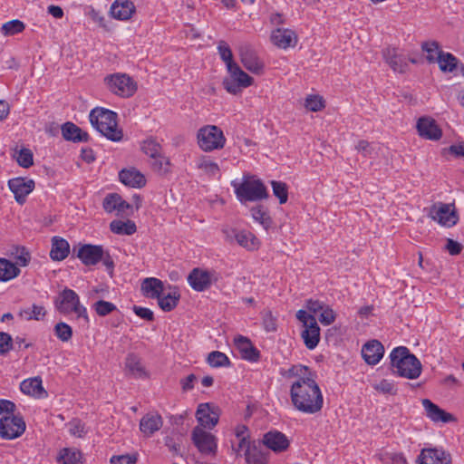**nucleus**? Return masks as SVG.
Wrapping results in <instances>:
<instances>
[{"instance_id":"nucleus-1","label":"nucleus","mask_w":464,"mask_h":464,"mask_svg":"<svg viewBox=\"0 0 464 464\" xmlns=\"http://www.w3.org/2000/svg\"><path fill=\"white\" fill-rule=\"evenodd\" d=\"M306 366H293L289 369V375H297L299 378L294 382L290 389L291 401L294 407L304 413L314 414L319 412L324 405V397L320 387L311 376H301L307 372Z\"/></svg>"},{"instance_id":"nucleus-2","label":"nucleus","mask_w":464,"mask_h":464,"mask_svg":"<svg viewBox=\"0 0 464 464\" xmlns=\"http://www.w3.org/2000/svg\"><path fill=\"white\" fill-rule=\"evenodd\" d=\"M393 372L407 379H417L422 370L420 361L404 346L394 348L390 353Z\"/></svg>"},{"instance_id":"nucleus-3","label":"nucleus","mask_w":464,"mask_h":464,"mask_svg":"<svg viewBox=\"0 0 464 464\" xmlns=\"http://www.w3.org/2000/svg\"><path fill=\"white\" fill-rule=\"evenodd\" d=\"M117 117L116 112L100 107L92 109L89 115L92 125L112 141H120L123 136L122 130L118 128Z\"/></svg>"},{"instance_id":"nucleus-4","label":"nucleus","mask_w":464,"mask_h":464,"mask_svg":"<svg viewBox=\"0 0 464 464\" xmlns=\"http://www.w3.org/2000/svg\"><path fill=\"white\" fill-rule=\"evenodd\" d=\"M76 256L85 266H95L102 261L109 274L113 273L115 266L113 258L101 245L84 244L79 247Z\"/></svg>"},{"instance_id":"nucleus-5","label":"nucleus","mask_w":464,"mask_h":464,"mask_svg":"<svg viewBox=\"0 0 464 464\" xmlns=\"http://www.w3.org/2000/svg\"><path fill=\"white\" fill-rule=\"evenodd\" d=\"M54 305L61 314H69L75 313L78 318H82L85 323L89 322L87 309L81 304L79 295L72 289L66 287L60 292L54 300Z\"/></svg>"},{"instance_id":"nucleus-6","label":"nucleus","mask_w":464,"mask_h":464,"mask_svg":"<svg viewBox=\"0 0 464 464\" xmlns=\"http://www.w3.org/2000/svg\"><path fill=\"white\" fill-rule=\"evenodd\" d=\"M198 147L206 152L224 148L227 139L223 130L216 125H205L197 133Z\"/></svg>"},{"instance_id":"nucleus-7","label":"nucleus","mask_w":464,"mask_h":464,"mask_svg":"<svg viewBox=\"0 0 464 464\" xmlns=\"http://www.w3.org/2000/svg\"><path fill=\"white\" fill-rule=\"evenodd\" d=\"M232 186L240 202L257 201L268 197L266 188L260 179H245L240 184L233 181Z\"/></svg>"},{"instance_id":"nucleus-8","label":"nucleus","mask_w":464,"mask_h":464,"mask_svg":"<svg viewBox=\"0 0 464 464\" xmlns=\"http://www.w3.org/2000/svg\"><path fill=\"white\" fill-rule=\"evenodd\" d=\"M227 69L230 74V78L224 79L223 86L227 92L237 94L242 89L253 84L254 79L245 72L237 63Z\"/></svg>"},{"instance_id":"nucleus-9","label":"nucleus","mask_w":464,"mask_h":464,"mask_svg":"<svg viewBox=\"0 0 464 464\" xmlns=\"http://www.w3.org/2000/svg\"><path fill=\"white\" fill-rule=\"evenodd\" d=\"M108 89L116 95L128 98L136 92V83L134 81L124 73H116L109 75L105 78Z\"/></svg>"},{"instance_id":"nucleus-10","label":"nucleus","mask_w":464,"mask_h":464,"mask_svg":"<svg viewBox=\"0 0 464 464\" xmlns=\"http://www.w3.org/2000/svg\"><path fill=\"white\" fill-rule=\"evenodd\" d=\"M25 422L20 415L14 412L4 415L0 419V437L5 440H14L20 437L25 430Z\"/></svg>"},{"instance_id":"nucleus-11","label":"nucleus","mask_w":464,"mask_h":464,"mask_svg":"<svg viewBox=\"0 0 464 464\" xmlns=\"http://www.w3.org/2000/svg\"><path fill=\"white\" fill-rule=\"evenodd\" d=\"M193 444L203 455L215 456L218 450L217 438L203 428L196 426L191 433Z\"/></svg>"},{"instance_id":"nucleus-12","label":"nucleus","mask_w":464,"mask_h":464,"mask_svg":"<svg viewBox=\"0 0 464 464\" xmlns=\"http://www.w3.org/2000/svg\"><path fill=\"white\" fill-rule=\"evenodd\" d=\"M35 183L31 179L23 177L14 178L8 180V188L14 193L15 201L23 205L26 197L34 190Z\"/></svg>"},{"instance_id":"nucleus-13","label":"nucleus","mask_w":464,"mask_h":464,"mask_svg":"<svg viewBox=\"0 0 464 464\" xmlns=\"http://www.w3.org/2000/svg\"><path fill=\"white\" fill-rule=\"evenodd\" d=\"M240 61L243 66L254 74L260 75L264 72V63L256 53L249 45H242L239 48Z\"/></svg>"},{"instance_id":"nucleus-14","label":"nucleus","mask_w":464,"mask_h":464,"mask_svg":"<svg viewBox=\"0 0 464 464\" xmlns=\"http://www.w3.org/2000/svg\"><path fill=\"white\" fill-rule=\"evenodd\" d=\"M213 281H217L215 272L194 268L188 276V282L192 289L203 292L210 287Z\"/></svg>"},{"instance_id":"nucleus-15","label":"nucleus","mask_w":464,"mask_h":464,"mask_svg":"<svg viewBox=\"0 0 464 464\" xmlns=\"http://www.w3.org/2000/svg\"><path fill=\"white\" fill-rule=\"evenodd\" d=\"M416 128L419 135L426 140H439L442 136V130L436 121L429 116L420 117Z\"/></svg>"},{"instance_id":"nucleus-16","label":"nucleus","mask_w":464,"mask_h":464,"mask_svg":"<svg viewBox=\"0 0 464 464\" xmlns=\"http://www.w3.org/2000/svg\"><path fill=\"white\" fill-rule=\"evenodd\" d=\"M430 216L442 226L449 227L454 226L458 221L456 212L450 209V205L445 203H440L438 207L431 208Z\"/></svg>"},{"instance_id":"nucleus-17","label":"nucleus","mask_w":464,"mask_h":464,"mask_svg":"<svg viewBox=\"0 0 464 464\" xmlns=\"http://www.w3.org/2000/svg\"><path fill=\"white\" fill-rule=\"evenodd\" d=\"M196 418L199 427L212 429L218 424L219 414L218 409L211 408L209 403H201L196 411Z\"/></svg>"},{"instance_id":"nucleus-18","label":"nucleus","mask_w":464,"mask_h":464,"mask_svg":"<svg viewBox=\"0 0 464 464\" xmlns=\"http://www.w3.org/2000/svg\"><path fill=\"white\" fill-rule=\"evenodd\" d=\"M419 464H450L449 453L436 448L423 449L418 457Z\"/></svg>"},{"instance_id":"nucleus-19","label":"nucleus","mask_w":464,"mask_h":464,"mask_svg":"<svg viewBox=\"0 0 464 464\" xmlns=\"http://www.w3.org/2000/svg\"><path fill=\"white\" fill-rule=\"evenodd\" d=\"M261 443L275 452L286 450L290 444L287 437L278 430H270L264 434Z\"/></svg>"},{"instance_id":"nucleus-20","label":"nucleus","mask_w":464,"mask_h":464,"mask_svg":"<svg viewBox=\"0 0 464 464\" xmlns=\"http://www.w3.org/2000/svg\"><path fill=\"white\" fill-rule=\"evenodd\" d=\"M384 354V347L378 340L366 343L362 348V356L369 365H376Z\"/></svg>"},{"instance_id":"nucleus-21","label":"nucleus","mask_w":464,"mask_h":464,"mask_svg":"<svg viewBox=\"0 0 464 464\" xmlns=\"http://www.w3.org/2000/svg\"><path fill=\"white\" fill-rule=\"evenodd\" d=\"M271 42L281 49L295 47L297 43L295 33L290 29L277 28L271 34Z\"/></svg>"},{"instance_id":"nucleus-22","label":"nucleus","mask_w":464,"mask_h":464,"mask_svg":"<svg viewBox=\"0 0 464 464\" xmlns=\"http://www.w3.org/2000/svg\"><path fill=\"white\" fill-rule=\"evenodd\" d=\"M245 459L247 464H267L268 452L264 451L260 441H253L245 447Z\"/></svg>"},{"instance_id":"nucleus-23","label":"nucleus","mask_w":464,"mask_h":464,"mask_svg":"<svg viewBox=\"0 0 464 464\" xmlns=\"http://www.w3.org/2000/svg\"><path fill=\"white\" fill-rule=\"evenodd\" d=\"M385 62L396 72L402 73L408 68V59L396 48H386L382 52Z\"/></svg>"},{"instance_id":"nucleus-24","label":"nucleus","mask_w":464,"mask_h":464,"mask_svg":"<svg viewBox=\"0 0 464 464\" xmlns=\"http://www.w3.org/2000/svg\"><path fill=\"white\" fill-rule=\"evenodd\" d=\"M422 405L427 416L435 422L448 423L454 420V417L450 413L446 412L429 399H423Z\"/></svg>"},{"instance_id":"nucleus-25","label":"nucleus","mask_w":464,"mask_h":464,"mask_svg":"<svg viewBox=\"0 0 464 464\" xmlns=\"http://www.w3.org/2000/svg\"><path fill=\"white\" fill-rule=\"evenodd\" d=\"M163 425L162 418L158 413H148L140 421V430L147 437L158 431Z\"/></svg>"},{"instance_id":"nucleus-26","label":"nucleus","mask_w":464,"mask_h":464,"mask_svg":"<svg viewBox=\"0 0 464 464\" xmlns=\"http://www.w3.org/2000/svg\"><path fill=\"white\" fill-rule=\"evenodd\" d=\"M135 12V6L130 0H116L111 6V15L118 20H128Z\"/></svg>"},{"instance_id":"nucleus-27","label":"nucleus","mask_w":464,"mask_h":464,"mask_svg":"<svg viewBox=\"0 0 464 464\" xmlns=\"http://www.w3.org/2000/svg\"><path fill=\"white\" fill-rule=\"evenodd\" d=\"M311 319L313 322L304 326L301 334L306 348L309 350L314 349L320 341V327L315 318Z\"/></svg>"},{"instance_id":"nucleus-28","label":"nucleus","mask_w":464,"mask_h":464,"mask_svg":"<svg viewBox=\"0 0 464 464\" xmlns=\"http://www.w3.org/2000/svg\"><path fill=\"white\" fill-rule=\"evenodd\" d=\"M119 179L124 185L132 188H142L146 184L145 177L135 169L121 170Z\"/></svg>"},{"instance_id":"nucleus-29","label":"nucleus","mask_w":464,"mask_h":464,"mask_svg":"<svg viewBox=\"0 0 464 464\" xmlns=\"http://www.w3.org/2000/svg\"><path fill=\"white\" fill-rule=\"evenodd\" d=\"M62 134L66 140L73 142L88 141L89 134L72 122H65L62 126Z\"/></svg>"},{"instance_id":"nucleus-30","label":"nucleus","mask_w":464,"mask_h":464,"mask_svg":"<svg viewBox=\"0 0 464 464\" xmlns=\"http://www.w3.org/2000/svg\"><path fill=\"white\" fill-rule=\"evenodd\" d=\"M142 294L150 298L157 299L160 298V295L164 290L163 282L156 277L145 278L140 285Z\"/></svg>"},{"instance_id":"nucleus-31","label":"nucleus","mask_w":464,"mask_h":464,"mask_svg":"<svg viewBox=\"0 0 464 464\" xmlns=\"http://www.w3.org/2000/svg\"><path fill=\"white\" fill-rule=\"evenodd\" d=\"M70 253V245L64 238L53 237L52 238V248L50 256L54 261L65 259Z\"/></svg>"},{"instance_id":"nucleus-32","label":"nucleus","mask_w":464,"mask_h":464,"mask_svg":"<svg viewBox=\"0 0 464 464\" xmlns=\"http://www.w3.org/2000/svg\"><path fill=\"white\" fill-rule=\"evenodd\" d=\"M20 389L24 394L33 395L38 398L46 394V392L42 385V380L39 377L23 381L20 384Z\"/></svg>"},{"instance_id":"nucleus-33","label":"nucleus","mask_w":464,"mask_h":464,"mask_svg":"<svg viewBox=\"0 0 464 464\" xmlns=\"http://www.w3.org/2000/svg\"><path fill=\"white\" fill-rule=\"evenodd\" d=\"M60 464H83V457L81 450L75 448H63L57 457Z\"/></svg>"},{"instance_id":"nucleus-34","label":"nucleus","mask_w":464,"mask_h":464,"mask_svg":"<svg viewBox=\"0 0 464 464\" xmlns=\"http://www.w3.org/2000/svg\"><path fill=\"white\" fill-rule=\"evenodd\" d=\"M233 234H234V237H235L237 243L239 246L246 248L247 250H255V249L258 248L259 240L250 231H246V230L233 231Z\"/></svg>"},{"instance_id":"nucleus-35","label":"nucleus","mask_w":464,"mask_h":464,"mask_svg":"<svg viewBox=\"0 0 464 464\" xmlns=\"http://www.w3.org/2000/svg\"><path fill=\"white\" fill-rule=\"evenodd\" d=\"M180 298V294L177 287H174L171 292L167 294L166 295H160V298H157L159 306L164 312L172 311L179 304Z\"/></svg>"},{"instance_id":"nucleus-36","label":"nucleus","mask_w":464,"mask_h":464,"mask_svg":"<svg viewBox=\"0 0 464 464\" xmlns=\"http://www.w3.org/2000/svg\"><path fill=\"white\" fill-rule=\"evenodd\" d=\"M436 63L444 72H452L458 67V59L452 53L443 51L438 53Z\"/></svg>"},{"instance_id":"nucleus-37","label":"nucleus","mask_w":464,"mask_h":464,"mask_svg":"<svg viewBox=\"0 0 464 464\" xmlns=\"http://www.w3.org/2000/svg\"><path fill=\"white\" fill-rule=\"evenodd\" d=\"M110 229L112 233L117 235L130 236L136 232L137 227L136 224L130 219L127 221L113 220L110 224Z\"/></svg>"},{"instance_id":"nucleus-38","label":"nucleus","mask_w":464,"mask_h":464,"mask_svg":"<svg viewBox=\"0 0 464 464\" xmlns=\"http://www.w3.org/2000/svg\"><path fill=\"white\" fill-rule=\"evenodd\" d=\"M20 274V269L15 264L5 258H0V281L6 282Z\"/></svg>"},{"instance_id":"nucleus-39","label":"nucleus","mask_w":464,"mask_h":464,"mask_svg":"<svg viewBox=\"0 0 464 464\" xmlns=\"http://www.w3.org/2000/svg\"><path fill=\"white\" fill-rule=\"evenodd\" d=\"M125 366L135 377H144L147 375L140 358L134 353L127 355Z\"/></svg>"},{"instance_id":"nucleus-40","label":"nucleus","mask_w":464,"mask_h":464,"mask_svg":"<svg viewBox=\"0 0 464 464\" xmlns=\"http://www.w3.org/2000/svg\"><path fill=\"white\" fill-rule=\"evenodd\" d=\"M251 216L256 222L262 225L266 230H268L273 224L271 217L263 206L252 208Z\"/></svg>"},{"instance_id":"nucleus-41","label":"nucleus","mask_w":464,"mask_h":464,"mask_svg":"<svg viewBox=\"0 0 464 464\" xmlns=\"http://www.w3.org/2000/svg\"><path fill=\"white\" fill-rule=\"evenodd\" d=\"M207 362L214 368L228 367L231 362L229 358L222 352L213 351L208 353Z\"/></svg>"},{"instance_id":"nucleus-42","label":"nucleus","mask_w":464,"mask_h":464,"mask_svg":"<svg viewBox=\"0 0 464 464\" xmlns=\"http://www.w3.org/2000/svg\"><path fill=\"white\" fill-rule=\"evenodd\" d=\"M46 314V311L44 306L33 304L31 308H25L20 311L19 315L23 317L24 319L30 321V320H36L39 321L44 317Z\"/></svg>"},{"instance_id":"nucleus-43","label":"nucleus","mask_w":464,"mask_h":464,"mask_svg":"<svg viewBox=\"0 0 464 464\" xmlns=\"http://www.w3.org/2000/svg\"><path fill=\"white\" fill-rule=\"evenodd\" d=\"M14 158L22 168L28 169L34 164V154L30 149L22 148L15 152Z\"/></svg>"},{"instance_id":"nucleus-44","label":"nucleus","mask_w":464,"mask_h":464,"mask_svg":"<svg viewBox=\"0 0 464 464\" xmlns=\"http://www.w3.org/2000/svg\"><path fill=\"white\" fill-rule=\"evenodd\" d=\"M24 27L25 26L22 21L14 19L5 23L2 25L1 31L5 35H14L24 31Z\"/></svg>"},{"instance_id":"nucleus-45","label":"nucleus","mask_w":464,"mask_h":464,"mask_svg":"<svg viewBox=\"0 0 464 464\" xmlns=\"http://www.w3.org/2000/svg\"><path fill=\"white\" fill-rule=\"evenodd\" d=\"M273 193L279 199L280 204H285L288 199V190L285 183L281 181H271Z\"/></svg>"},{"instance_id":"nucleus-46","label":"nucleus","mask_w":464,"mask_h":464,"mask_svg":"<svg viewBox=\"0 0 464 464\" xmlns=\"http://www.w3.org/2000/svg\"><path fill=\"white\" fill-rule=\"evenodd\" d=\"M218 51L221 60L226 63L227 68L233 65V63H236L233 60L232 51L225 41H220L218 43Z\"/></svg>"},{"instance_id":"nucleus-47","label":"nucleus","mask_w":464,"mask_h":464,"mask_svg":"<svg viewBox=\"0 0 464 464\" xmlns=\"http://www.w3.org/2000/svg\"><path fill=\"white\" fill-rule=\"evenodd\" d=\"M54 334L62 342H68L72 336V330L66 323L60 322L54 326Z\"/></svg>"},{"instance_id":"nucleus-48","label":"nucleus","mask_w":464,"mask_h":464,"mask_svg":"<svg viewBox=\"0 0 464 464\" xmlns=\"http://www.w3.org/2000/svg\"><path fill=\"white\" fill-rule=\"evenodd\" d=\"M421 48L424 52L427 53V60L429 63H436L437 56L440 50V45L438 42H425L421 44Z\"/></svg>"},{"instance_id":"nucleus-49","label":"nucleus","mask_w":464,"mask_h":464,"mask_svg":"<svg viewBox=\"0 0 464 464\" xmlns=\"http://www.w3.org/2000/svg\"><path fill=\"white\" fill-rule=\"evenodd\" d=\"M142 151L149 157L155 158L160 156L161 151L160 145L154 140H147L141 145Z\"/></svg>"},{"instance_id":"nucleus-50","label":"nucleus","mask_w":464,"mask_h":464,"mask_svg":"<svg viewBox=\"0 0 464 464\" xmlns=\"http://www.w3.org/2000/svg\"><path fill=\"white\" fill-rule=\"evenodd\" d=\"M93 309L95 310L98 315L105 316L111 314V312L117 310V307L114 304L111 302L99 300L93 304Z\"/></svg>"},{"instance_id":"nucleus-51","label":"nucleus","mask_w":464,"mask_h":464,"mask_svg":"<svg viewBox=\"0 0 464 464\" xmlns=\"http://www.w3.org/2000/svg\"><path fill=\"white\" fill-rule=\"evenodd\" d=\"M304 106L311 111H319L324 107V100L319 95H309L305 99Z\"/></svg>"},{"instance_id":"nucleus-52","label":"nucleus","mask_w":464,"mask_h":464,"mask_svg":"<svg viewBox=\"0 0 464 464\" xmlns=\"http://www.w3.org/2000/svg\"><path fill=\"white\" fill-rule=\"evenodd\" d=\"M14 348L12 336L5 332H0V355H5Z\"/></svg>"},{"instance_id":"nucleus-53","label":"nucleus","mask_w":464,"mask_h":464,"mask_svg":"<svg viewBox=\"0 0 464 464\" xmlns=\"http://www.w3.org/2000/svg\"><path fill=\"white\" fill-rule=\"evenodd\" d=\"M120 200V195L117 193L108 194L103 199V208L106 212L111 213L114 210H117V205Z\"/></svg>"},{"instance_id":"nucleus-54","label":"nucleus","mask_w":464,"mask_h":464,"mask_svg":"<svg viewBox=\"0 0 464 464\" xmlns=\"http://www.w3.org/2000/svg\"><path fill=\"white\" fill-rule=\"evenodd\" d=\"M247 427L246 425H238L236 428V436L239 439L238 450L245 449V447L250 444L252 441L249 440V436L246 435L247 432Z\"/></svg>"},{"instance_id":"nucleus-55","label":"nucleus","mask_w":464,"mask_h":464,"mask_svg":"<svg viewBox=\"0 0 464 464\" xmlns=\"http://www.w3.org/2000/svg\"><path fill=\"white\" fill-rule=\"evenodd\" d=\"M198 169H201L204 171H206L207 173L211 174V175H215L216 173H218L219 171L218 165L216 162L211 161L206 158H202L199 160V162L198 163Z\"/></svg>"},{"instance_id":"nucleus-56","label":"nucleus","mask_w":464,"mask_h":464,"mask_svg":"<svg viewBox=\"0 0 464 464\" xmlns=\"http://www.w3.org/2000/svg\"><path fill=\"white\" fill-rule=\"evenodd\" d=\"M152 160L151 165L155 170L161 173H167L169 171V161L167 158L160 154V156L152 158Z\"/></svg>"},{"instance_id":"nucleus-57","label":"nucleus","mask_w":464,"mask_h":464,"mask_svg":"<svg viewBox=\"0 0 464 464\" xmlns=\"http://www.w3.org/2000/svg\"><path fill=\"white\" fill-rule=\"evenodd\" d=\"M335 320V314L328 305L321 311L319 314V321L324 325H330Z\"/></svg>"},{"instance_id":"nucleus-58","label":"nucleus","mask_w":464,"mask_h":464,"mask_svg":"<svg viewBox=\"0 0 464 464\" xmlns=\"http://www.w3.org/2000/svg\"><path fill=\"white\" fill-rule=\"evenodd\" d=\"M263 325L266 332H275L276 330V319L273 316L271 311L264 313Z\"/></svg>"},{"instance_id":"nucleus-59","label":"nucleus","mask_w":464,"mask_h":464,"mask_svg":"<svg viewBox=\"0 0 464 464\" xmlns=\"http://www.w3.org/2000/svg\"><path fill=\"white\" fill-rule=\"evenodd\" d=\"M374 389L380 392L389 394H394L396 392L394 384L386 379H383L379 383L375 384Z\"/></svg>"},{"instance_id":"nucleus-60","label":"nucleus","mask_w":464,"mask_h":464,"mask_svg":"<svg viewBox=\"0 0 464 464\" xmlns=\"http://www.w3.org/2000/svg\"><path fill=\"white\" fill-rule=\"evenodd\" d=\"M133 312L135 313L136 315H138L139 317H140L144 320H147V321L154 320V314L149 308L134 305Z\"/></svg>"},{"instance_id":"nucleus-61","label":"nucleus","mask_w":464,"mask_h":464,"mask_svg":"<svg viewBox=\"0 0 464 464\" xmlns=\"http://www.w3.org/2000/svg\"><path fill=\"white\" fill-rule=\"evenodd\" d=\"M355 149L358 150V152L362 153L363 157H371L373 151L370 142L364 140H360L357 143Z\"/></svg>"},{"instance_id":"nucleus-62","label":"nucleus","mask_w":464,"mask_h":464,"mask_svg":"<svg viewBox=\"0 0 464 464\" xmlns=\"http://www.w3.org/2000/svg\"><path fill=\"white\" fill-rule=\"evenodd\" d=\"M70 433L73 436L82 437L85 433L84 425L79 420H73L70 422Z\"/></svg>"},{"instance_id":"nucleus-63","label":"nucleus","mask_w":464,"mask_h":464,"mask_svg":"<svg viewBox=\"0 0 464 464\" xmlns=\"http://www.w3.org/2000/svg\"><path fill=\"white\" fill-rule=\"evenodd\" d=\"M235 344L241 354L253 345L248 338L242 335L235 338Z\"/></svg>"},{"instance_id":"nucleus-64","label":"nucleus","mask_w":464,"mask_h":464,"mask_svg":"<svg viewBox=\"0 0 464 464\" xmlns=\"http://www.w3.org/2000/svg\"><path fill=\"white\" fill-rule=\"evenodd\" d=\"M136 458L129 455L113 456L111 464H135Z\"/></svg>"}]
</instances>
